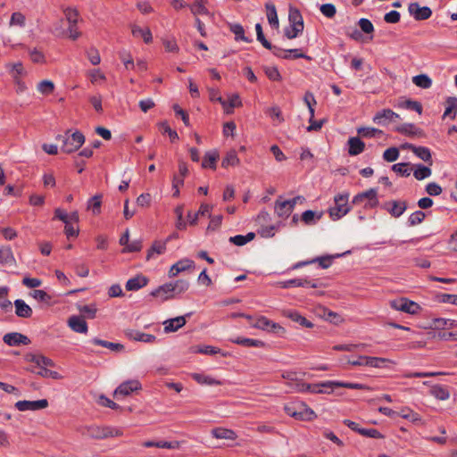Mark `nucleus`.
Segmentation results:
<instances>
[{
	"label": "nucleus",
	"instance_id": "32",
	"mask_svg": "<svg viewBox=\"0 0 457 457\" xmlns=\"http://www.w3.org/2000/svg\"><path fill=\"white\" fill-rule=\"evenodd\" d=\"M429 394L441 401L447 400L450 397V393L447 387L441 385L432 386Z\"/></svg>",
	"mask_w": 457,
	"mask_h": 457
},
{
	"label": "nucleus",
	"instance_id": "11",
	"mask_svg": "<svg viewBox=\"0 0 457 457\" xmlns=\"http://www.w3.org/2000/svg\"><path fill=\"white\" fill-rule=\"evenodd\" d=\"M3 341L10 346H16L20 345H27L30 343V340L27 336L18 332L5 334L3 337Z\"/></svg>",
	"mask_w": 457,
	"mask_h": 457
},
{
	"label": "nucleus",
	"instance_id": "47",
	"mask_svg": "<svg viewBox=\"0 0 457 457\" xmlns=\"http://www.w3.org/2000/svg\"><path fill=\"white\" fill-rule=\"evenodd\" d=\"M279 228V223L277 225H270V226H262L258 229V234L262 237L269 238L272 237L275 235L276 230Z\"/></svg>",
	"mask_w": 457,
	"mask_h": 457
},
{
	"label": "nucleus",
	"instance_id": "9",
	"mask_svg": "<svg viewBox=\"0 0 457 457\" xmlns=\"http://www.w3.org/2000/svg\"><path fill=\"white\" fill-rule=\"evenodd\" d=\"M408 11L416 21L428 20L432 15V11L429 7H420L418 3L410 4L408 6Z\"/></svg>",
	"mask_w": 457,
	"mask_h": 457
},
{
	"label": "nucleus",
	"instance_id": "49",
	"mask_svg": "<svg viewBox=\"0 0 457 457\" xmlns=\"http://www.w3.org/2000/svg\"><path fill=\"white\" fill-rule=\"evenodd\" d=\"M397 131L405 135H420L421 130L411 123H406L397 128Z\"/></svg>",
	"mask_w": 457,
	"mask_h": 457
},
{
	"label": "nucleus",
	"instance_id": "48",
	"mask_svg": "<svg viewBox=\"0 0 457 457\" xmlns=\"http://www.w3.org/2000/svg\"><path fill=\"white\" fill-rule=\"evenodd\" d=\"M79 311L83 315L82 318L94 319L97 309L95 304H89L79 306Z\"/></svg>",
	"mask_w": 457,
	"mask_h": 457
},
{
	"label": "nucleus",
	"instance_id": "33",
	"mask_svg": "<svg viewBox=\"0 0 457 457\" xmlns=\"http://www.w3.org/2000/svg\"><path fill=\"white\" fill-rule=\"evenodd\" d=\"M361 360L365 361V366L373 367V368H382V367H385L386 363H395L390 359L381 358V357L367 356V358H361Z\"/></svg>",
	"mask_w": 457,
	"mask_h": 457
},
{
	"label": "nucleus",
	"instance_id": "27",
	"mask_svg": "<svg viewBox=\"0 0 457 457\" xmlns=\"http://www.w3.org/2000/svg\"><path fill=\"white\" fill-rule=\"evenodd\" d=\"M212 435L217 439L235 440L237 437L234 430L224 428H213L212 430Z\"/></svg>",
	"mask_w": 457,
	"mask_h": 457
},
{
	"label": "nucleus",
	"instance_id": "1",
	"mask_svg": "<svg viewBox=\"0 0 457 457\" xmlns=\"http://www.w3.org/2000/svg\"><path fill=\"white\" fill-rule=\"evenodd\" d=\"M71 130H68L65 136L58 135L57 140L62 142V151L66 154H71L79 149L85 142V136L80 131H75L69 135Z\"/></svg>",
	"mask_w": 457,
	"mask_h": 457
},
{
	"label": "nucleus",
	"instance_id": "22",
	"mask_svg": "<svg viewBox=\"0 0 457 457\" xmlns=\"http://www.w3.org/2000/svg\"><path fill=\"white\" fill-rule=\"evenodd\" d=\"M148 283V279L146 277L143 275H137L134 278H129L126 283V289L128 291H136L144 287H145Z\"/></svg>",
	"mask_w": 457,
	"mask_h": 457
},
{
	"label": "nucleus",
	"instance_id": "62",
	"mask_svg": "<svg viewBox=\"0 0 457 457\" xmlns=\"http://www.w3.org/2000/svg\"><path fill=\"white\" fill-rule=\"evenodd\" d=\"M120 58L124 63L127 70H133L135 68L134 61L129 53L125 51L120 53Z\"/></svg>",
	"mask_w": 457,
	"mask_h": 457
},
{
	"label": "nucleus",
	"instance_id": "30",
	"mask_svg": "<svg viewBox=\"0 0 457 457\" xmlns=\"http://www.w3.org/2000/svg\"><path fill=\"white\" fill-rule=\"evenodd\" d=\"M230 341L234 344L244 345L246 347H264L265 346V343L263 341H261L258 339H253V338L238 337L237 338L231 339Z\"/></svg>",
	"mask_w": 457,
	"mask_h": 457
},
{
	"label": "nucleus",
	"instance_id": "34",
	"mask_svg": "<svg viewBox=\"0 0 457 457\" xmlns=\"http://www.w3.org/2000/svg\"><path fill=\"white\" fill-rule=\"evenodd\" d=\"M228 28L232 33L235 34V39L242 40L246 43H251L253 40L245 36V29L243 26L239 23H229Z\"/></svg>",
	"mask_w": 457,
	"mask_h": 457
},
{
	"label": "nucleus",
	"instance_id": "7",
	"mask_svg": "<svg viewBox=\"0 0 457 457\" xmlns=\"http://www.w3.org/2000/svg\"><path fill=\"white\" fill-rule=\"evenodd\" d=\"M141 389V384L137 379L128 380L121 383L114 391V397L128 396L132 392L138 391Z\"/></svg>",
	"mask_w": 457,
	"mask_h": 457
},
{
	"label": "nucleus",
	"instance_id": "59",
	"mask_svg": "<svg viewBox=\"0 0 457 457\" xmlns=\"http://www.w3.org/2000/svg\"><path fill=\"white\" fill-rule=\"evenodd\" d=\"M30 295L39 302L49 303L51 296L44 290L35 289L30 293Z\"/></svg>",
	"mask_w": 457,
	"mask_h": 457
},
{
	"label": "nucleus",
	"instance_id": "24",
	"mask_svg": "<svg viewBox=\"0 0 457 457\" xmlns=\"http://www.w3.org/2000/svg\"><path fill=\"white\" fill-rule=\"evenodd\" d=\"M15 314L21 318H29L32 315V309L23 300L14 301Z\"/></svg>",
	"mask_w": 457,
	"mask_h": 457
},
{
	"label": "nucleus",
	"instance_id": "57",
	"mask_svg": "<svg viewBox=\"0 0 457 457\" xmlns=\"http://www.w3.org/2000/svg\"><path fill=\"white\" fill-rule=\"evenodd\" d=\"M425 217L426 215L422 211H416L410 215L408 223L410 226L418 225L424 220Z\"/></svg>",
	"mask_w": 457,
	"mask_h": 457
},
{
	"label": "nucleus",
	"instance_id": "13",
	"mask_svg": "<svg viewBox=\"0 0 457 457\" xmlns=\"http://www.w3.org/2000/svg\"><path fill=\"white\" fill-rule=\"evenodd\" d=\"M399 119V114L393 112L391 109H384L375 114L373 121L378 125H386L391 121Z\"/></svg>",
	"mask_w": 457,
	"mask_h": 457
},
{
	"label": "nucleus",
	"instance_id": "45",
	"mask_svg": "<svg viewBox=\"0 0 457 457\" xmlns=\"http://www.w3.org/2000/svg\"><path fill=\"white\" fill-rule=\"evenodd\" d=\"M282 378L286 379L287 385L294 390V386L297 382H303L302 379L297 378V373L293 370H286L281 374Z\"/></svg>",
	"mask_w": 457,
	"mask_h": 457
},
{
	"label": "nucleus",
	"instance_id": "6",
	"mask_svg": "<svg viewBox=\"0 0 457 457\" xmlns=\"http://www.w3.org/2000/svg\"><path fill=\"white\" fill-rule=\"evenodd\" d=\"M252 327L276 334L285 333V328L278 323H275L264 316H260L252 323Z\"/></svg>",
	"mask_w": 457,
	"mask_h": 457
},
{
	"label": "nucleus",
	"instance_id": "5",
	"mask_svg": "<svg viewBox=\"0 0 457 457\" xmlns=\"http://www.w3.org/2000/svg\"><path fill=\"white\" fill-rule=\"evenodd\" d=\"M366 201L365 208H374L378 204L377 190L370 188L365 192L356 195L353 199V204H358Z\"/></svg>",
	"mask_w": 457,
	"mask_h": 457
},
{
	"label": "nucleus",
	"instance_id": "18",
	"mask_svg": "<svg viewBox=\"0 0 457 457\" xmlns=\"http://www.w3.org/2000/svg\"><path fill=\"white\" fill-rule=\"evenodd\" d=\"M125 335L129 339H132L135 341L145 342V343H153L156 339L155 336H154V335L145 334L144 332H141L139 330H135V329L127 330L125 332Z\"/></svg>",
	"mask_w": 457,
	"mask_h": 457
},
{
	"label": "nucleus",
	"instance_id": "38",
	"mask_svg": "<svg viewBox=\"0 0 457 457\" xmlns=\"http://www.w3.org/2000/svg\"><path fill=\"white\" fill-rule=\"evenodd\" d=\"M267 19L269 23L278 29L279 26L276 7L273 4H266Z\"/></svg>",
	"mask_w": 457,
	"mask_h": 457
},
{
	"label": "nucleus",
	"instance_id": "52",
	"mask_svg": "<svg viewBox=\"0 0 457 457\" xmlns=\"http://www.w3.org/2000/svg\"><path fill=\"white\" fill-rule=\"evenodd\" d=\"M192 378L199 384H205V385H220V382L219 380H216L211 377L204 376L202 374L195 373L192 375Z\"/></svg>",
	"mask_w": 457,
	"mask_h": 457
},
{
	"label": "nucleus",
	"instance_id": "37",
	"mask_svg": "<svg viewBox=\"0 0 457 457\" xmlns=\"http://www.w3.org/2000/svg\"><path fill=\"white\" fill-rule=\"evenodd\" d=\"M102 198L103 195L99 194L87 201V209L91 210L94 215H98L101 212Z\"/></svg>",
	"mask_w": 457,
	"mask_h": 457
},
{
	"label": "nucleus",
	"instance_id": "61",
	"mask_svg": "<svg viewBox=\"0 0 457 457\" xmlns=\"http://www.w3.org/2000/svg\"><path fill=\"white\" fill-rule=\"evenodd\" d=\"M320 10L328 18H333L337 13L336 6L332 4H324L320 6Z\"/></svg>",
	"mask_w": 457,
	"mask_h": 457
},
{
	"label": "nucleus",
	"instance_id": "35",
	"mask_svg": "<svg viewBox=\"0 0 457 457\" xmlns=\"http://www.w3.org/2000/svg\"><path fill=\"white\" fill-rule=\"evenodd\" d=\"M398 416L402 417L403 419L408 420L415 424L421 422L420 415L413 411L409 407H403L399 411Z\"/></svg>",
	"mask_w": 457,
	"mask_h": 457
},
{
	"label": "nucleus",
	"instance_id": "39",
	"mask_svg": "<svg viewBox=\"0 0 457 457\" xmlns=\"http://www.w3.org/2000/svg\"><path fill=\"white\" fill-rule=\"evenodd\" d=\"M412 153L422 161L428 162L429 165H432V156L430 150L428 147L416 146Z\"/></svg>",
	"mask_w": 457,
	"mask_h": 457
},
{
	"label": "nucleus",
	"instance_id": "21",
	"mask_svg": "<svg viewBox=\"0 0 457 457\" xmlns=\"http://www.w3.org/2000/svg\"><path fill=\"white\" fill-rule=\"evenodd\" d=\"M186 322H187L186 316H179V317H176L173 319H170V320H166L165 322H163L164 331L166 333L175 332L179 328L185 326Z\"/></svg>",
	"mask_w": 457,
	"mask_h": 457
},
{
	"label": "nucleus",
	"instance_id": "23",
	"mask_svg": "<svg viewBox=\"0 0 457 457\" xmlns=\"http://www.w3.org/2000/svg\"><path fill=\"white\" fill-rule=\"evenodd\" d=\"M288 21L290 26L303 29V20L300 11L296 7H289Z\"/></svg>",
	"mask_w": 457,
	"mask_h": 457
},
{
	"label": "nucleus",
	"instance_id": "64",
	"mask_svg": "<svg viewBox=\"0 0 457 457\" xmlns=\"http://www.w3.org/2000/svg\"><path fill=\"white\" fill-rule=\"evenodd\" d=\"M446 103H447L448 106L446 107V109L444 112V115H443L444 119L445 117L451 115L453 111L457 110V98L456 97H448Z\"/></svg>",
	"mask_w": 457,
	"mask_h": 457
},
{
	"label": "nucleus",
	"instance_id": "26",
	"mask_svg": "<svg viewBox=\"0 0 457 457\" xmlns=\"http://www.w3.org/2000/svg\"><path fill=\"white\" fill-rule=\"evenodd\" d=\"M0 264L16 265V260L10 246L0 247Z\"/></svg>",
	"mask_w": 457,
	"mask_h": 457
},
{
	"label": "nucleus",
	"instance_id": "10",
	"mask_svg": "<svg viewBox=\"0 0 457 457\" xmlns=\"http://www.w3.org/2000/svg\"><path fill=\"white\" fill-rule=\"evenodd\" d=\"M383 208L393 217H400L407 209L405 201H389L384 204Z\"/></svg>",
	"mask_w": 457,
	"mask_h": 457
},
{
	"label": "nucleus",
	"instance_id": "8",
	"mask_svg": "<svg viewBox=\"0 0 457 457\" xmlns=\"http://www.w3.org/2000/svg\"><path fill=\"white\" fill-rule=\"evenodd\" d=\"M48 406V401L46 399H40L37 401H18L15 403V407L20 411H37L46 409Z\"/></svg>",
	"mask_w": 457,
	"mask_h": 457
},
{
	"label": "nucleus",
	"instance_id": "17",
	"mask_svg": "<svg viewBox=\"0 0 457 457\" xmlns=\"http://www.w3.org/2000/svg\"><path fill=\"white\" fill-rule=\"evenodd\" d=\"M320 387H324L322 386V383L320 384H308L305 382H297V384L295 385L294 390L295 392H310L312 394H323L325 393L324 390H322Z\"/></svg>",
	"mask_w": 457,
	"mask_h": 457
},
{
	"label": "nucleus",
	"instance_id": "50",
	"mask_svg": "<svg viewBox=\"0 0 457 457\" xmlns=\"http://www.w3.org/2000/svg\"><path fill=\"white\" fill-rule=\"evenodd\" d=\"M413 175L416 179L422 180L424 179L428 178L431 175V170L428 167L420 164L415 169Z\"/></svg>",
	"mask_w": 457,
	"mask_h": 457
},
{
	"label": "nucleus",
	"instance_id": "41",
	"mask_svg": "<svg viewBox=\"0 0 457 457\" xmlns=\"http://www.w3.org/2000/svg\"><path fill=\"white\" fill-rule=\"evenodd\" d=\"M166 245L164 241H154L147 252L146 260L151 259L154 253H163L166 250Z\"/></svg>",
	"mask_w": 457,
	"mask_h": 457
},
{
	"label": "nucleus",
	"instance_id": "40",
	"mask_svg": "<svg viewBox=\"0 0 457 457\" xmlns=\"http://www.w3.org/2000/svg\"><path fill=\"white\" fill-rule=\"evenodd\" d=\"M412 82L419 87L428 89L432 86L431 79L426 74L416 75L412 78Z\"/></svg>",
	"mask_w": 457,
	"mask_h": 457
},
{
	"label": "nucleus",
	"instance_id": "58",
	"mask_svg": "<svg viewBox=\"0 0 457 457\" xmlns=\"http://www.w3.org/2000/svg\"><path fill=\"white\" fill-rule=\"evenodd\" d=\"M408 166L409 164L405 162L396 163L392 166V170L403 177H409L411 174V170L408 168Z\"/></svg>",
	"mask_w": 457,
	"mask_h": 457
},
{
	"label": "nucleus",
	"instance_id": "53",
	"mask_svg": "<svg viewBox=\"0 0 457 457\" xmlns=\"http://www.w3.org/2000/svg\"><path fill=\"white\" fill-rule=\"evenodd\" d=\"M102 431L103 439L108 437L120 436L123 435L121 429L112 427H102Z\"/></svg>",
	"mask_w": 457,
	"mask_h": 457
},
{
	"label": "nucleus",
	"instance_id": "56",
	"mask_svg": "<svg viewBox=\"0 0 457 457\" xmlns=\"http://www.w3.org/2000/svg\"><path fill=\"white\" fill-rule=\"evenodd\" d=\"M400 107L413 110L417 112L419 114H421L422 112V105L420 102L412 101V100H406L399 104Z\"/></svg>",
	"mask_w": 457,
	"mask_h": 457
},
{
	"label": "nucleus",
	"instance_id": "2",
	"mask_svg": "<svg viewBox=\"0 0 457 457\" xmlns=\"http://www.w3.org/2000/svg\"><path fill=\"white\" fill-rule=\"evenodd\" d=\"M284 411L288 416L299 420H312L316 417L315 412L302 402L287 404Z\"/></svg>",
	"mask_w": 457,
	"mask_h": 457
},
{
	"label": "nucleus",
	"instance_id": "14",
	"mask_svg": "<svg viewBox=\"0 0 457 457\" xmlns=\"http://www.w3.org/2000/svg\"><path fill=\"white\" fill-rule=\"evenodd\" d=\"M194 268V262L190 259H182L179 262H177L176 263H174L170 270H169V277L170 278H174L176 277L179 273L182 272V271H185V270H187L189 269H192Z\"/></svg>",
	"mask_w": 457,
	"mask_h": 457
},
{
	"label": "nucleus",
	"instance_id": "63",
	"mask_svg": "<svg viewBox=\"0 0 457 457\" xmlns=\"http://www.w3.org/2000/svg\"><path fill=\"white\" fill-rule=\"evenodd\" d=\"M87 58L89 60V62L93 64V65H97L100 63L101 62V57H100V54H99V52L96 48L95 47H91L87 52Z\"/></svg>",
	"mask_w": 457,
	"mask_h": 457
},
{
	"label": "nucleus",
	"instance_id": "54",
	"mask_svg": "<svg viewBox=\"0 0 457 457\" xmlns=\"http://www.w3.org/2000/svg\"><path fill=\"white\" fill-rule=\"evenodd\" d=\"M37 89L40 93L45 96L50 95L54 90V84L50 80H42L37 85Z\"/></svg>",
	"mask_w": 457,
	"mask_h": 457
},
{
	"label": "nucleus",
	"instance_id": "29",
	"mask_svg": "<svg viewBox=\"0 0 457 457\" xmlns=\"http://www.w3.org/2000/svg\"><path fill=\"white\" fill-rule=\"evenodd\" d=\"M348 153L350 155H358L364 151L365 144L359 137H350L348 140Z\"/></svg>",
	"mask_w": 457,
	"mask_h": 457
},
{
	"label": "nucleus",
	"instance_id": "28",
	"mask_svg": "<svg viewBox=\"0 0 457 457\" xmlns=\"http://www.w3.org/2000/svg\"><path fill=\"white\" fill-rule=\"evenodd\" d=\"M284 315L289 318L291 320L299 323L301 326L304 328H311L313 327L312 322L308 320L306 318H304L295 311H287L284 312Z\"/></svg>",
	"mask_w": 457,
	"mask_h": 457
},
{
	"label": "nucleus",
	"instance_id": "3",
	"mask_svg": "<svg viewBox=\"0 0 457 457\" xmlns=\"http://www.w3.org/2000/svg\"><path fill=\"white\" fill-rule=\"evenodd\" d=\"M348 193H342L335 195V205L328 210L329 216L333 220L341 219L350 212L351 209L348 205Z\"/></svg>",
	"mask_w": 457,
	"mask_h": 457
},
{
	"label": "nucleus",
	"instance_id": "12",
	"mask_svg": "<svg viewBox=\"0 0 457 457\" xmlns=\"http://www.w3.org/2000/svg\"><path fill=\"white\" fill-rule=\"evenodd\" d=\"M279 286L282 288H288L290 287H311L312 288H317L320 285L316 279L309 280L307 278H294L279 282Z\"/></svg>",
	"mask_w": 457,
	"mask_h": 457
},
{
	"label": "nucleus",
	"instance_id": "15",
	"mask_svg": "<svg viewBox=\"0 0 457 457\" xmlns=\"http://www.w3.org/2000/svg\"><path fill=\"white\" fill-rule=\"evenodd\" d=\"M69 327L77 333L86 334L87 332V324L84 318L80 316H71L68 320Z\"/></svg>",
	"mask_w": 457,
	"mask_h": 457
},
{
	"label": "nucleus",
	"instance_id": "20",
	"mask_svg": "<svg viewBox=\"0 0 457 457\" xmlns=\"http://www.w3.org/2000/svg\"><path fill=\"white\" fill-rule=\"evenodd\" d=\"M151 295L160 298L162 302L174 298L169 283L158 287L151 292Z\"/></svg>",
	"mask_w": 457,
	"mask_h": 457
},
{
	"label": "nucleus",
	"instance_id": "46",
	"mask_svg": "<svg viewBox=\"0 0 457 457\" xmlns=\"http://www.w3.org/2000/svg\"><path fill=\"white\" fill-rule=\"evenodd\" d=\"M206 0H196L192 5H190V10L193 14H208L209 11L205 7Z\"/></svg>",
	"mask_w": 457,
	"mask_h": 457
},
{
	"label": "nucleus",
	"instance_id": "25",
	"mask_svg": "<svg viewBox=\"0 0 457 457\" xmlns=\"http://www.w3.org/2000/svg\"><path fill=\"white\" fill-rule=\"evenodd\" d=\"M131 33L135 37H142L145 44H149L153 41L152 32L148 28L142 29L134 24L131 26Z\"/></svg>",
	"mask_w": 457,
	"mask_h": 457
},
{
	"label": "nucleus",
	"instance_id": "55",
	"mask_svg": "<svg viewBox=\"0 0 457 457\" xmlns=\"http://www.w3.org/2000/svg\"><path fill=\"white\" fill-rule=\"evenodd\" d=\"M398 157H399V149L397 147H389L383 154L384 160L388 162H393L396 161L398 159Z\"/></svg>",
	"mask_w": 457,
	"mask_h": 457
},
{
	"label": "nucleus",
	"instance_id": "19",
	"mask_svg": "<svg viewBox=\"0 0 457 457\" xmlns=\"http://www.w3.org/2000/svg\"><path fill=\"white\" fill-rule=\"evenodd\" d=\"M322 386L326 388L333 390L335 387H345L350 389H368L369 387L363 384L341 382V381H326L322 382Z\"/></svg>",
	"mask_w": 457,
	"mask_h": 457
},
{
	"label": "nucleus",
	"instance_id": "4",
	"mask_svg": "<svg viewBox=\"0 0 457 457\" xmlns=\"http://www.w3.org/2000/svg\"><path fill=\"white\" fill-rule=\"evenodd\" d=\"M389 304L391 308L409 314H417L420 311V306L417 303L403 297L392 300Z\"/></svg>",
	"mask_w": 457,
	"mask_h": 457
},
{
	"label": "nucleus",
	"instance_id": "31",
	"mask_svg": "<svg viewBox=\"0 0 457 457\" xmlns=\"http://www.w3.org/2000/svg\"><path fill=\"white\" fill-rule=\"evenodd\" d=\"M170 289L175 298L177 295L185 293L189 288V282L185 279H178L174 282H170Z\"/></svg>",
	"mask_w": 457,
	"mask_h": 457
},
{
	"label": "nucleus",
	"instance_id": "51",
	"mask_svg": "<svg viewBox=\"0 0 457 457\" xmlns=\"http://www.w3.org/2000/svg\"><path fill=\"white\" fill-rule=\"evenodd\" d=\"M26 23V18L24 14H22L21 12H15L12 14L9 25L10 26H19L21 28H23Z\"/></svg>",
	"mask_w": 457,
	"mask_h": 457
},
{
	"label": "nucleus",
	"instance_id": "16",
	"mask_svg": "<svg viewBox=\"0 0 457 457\" xmlns=\"http://www.w3.org/2000/svg\"><path fill=\"white\" fill-rule=\"evenodd\" d=\"M291 205H289V203H286L285 200H282V196H278V198L275 201L274 210L275 213L284 220L287 219L291 212Z\"/></svg>",
	"mask_w": 457,
	"mask_h": 457
},
{
	"label": "nucleus",
	"instance_id": "36",
	"mask_svg": "<svg viewBox=\"0 0 457 457\" xmlns=\"http://www.w3.org/2000/svg\"><path fill=\"white\" fill-rule=\"evenodd\" d=\"M219 159V154L217 151H209L205 154L202 167L203 168H211L212 170L216 169V162Z\"/></svg>",
	"mask_w": 457,
	"mask_h": 457
},
{
	"label": "nucleus",
	"instance_id": "44",
	"mask_svg": "<svg viewBox=\"0 0 457 457\" xmlns=\"http://www.w3.org/2000/svg\"><path fill=\"white\" fill-rule=\"evenodd\" d=\"M357 133L363 137L371 138L381 136L383 131L376 128L361 127L357 129Z\"/></svg>",
	"mask_w": 457,
	"mask_h": 457
},
{
	"label": "nucleus",
	"instance_id": "43",
	"mask_svg": "<svg viewBox=\"0 0 457 457\" xmlns=\"http://www.w3.org/2000/svg\"><path fill=\"white\" fill-rule=\"evenodd\" d=\"M239 163V159L235 150H230L227 153L226 156L223 158L221 166L224 168H228L229 166H236Z\"/></svg>",
	"mask_w": 457,
	"mask_h": 457
},
{
	"label": "nucleus",
	"instance_id": "60",
	"mask_svg": "<svg viewBox=\"0 0 457 457\" xmlns=\"http://www.w3.org/2000/svg\"><path fill=\"white\" fill-rule=\"evenodd\" d=\"M64 15L69 24H77L79 20V12L76 9L66 8Z\"/></svg>",
	"mask_w": 457,
	"mask_h": 457
},
{
	"label": "nucleus",
	"instance_id": "42",
	"mask_svg": "<svg viewBox=\"0 0 457 457\" xmlns=\"http://www.w3.org/2000/svg\"><path fill=\"white\" fill-rule=\"evenodd\" d=\"M102 427H98V426H89V427H86L84 428L83 431H82V434L84 436H87L90 438H94V439H103V436H102Z\"/></svg>",
	"mask_w": 457,
	"mask_h": 457
}]
</instances>
